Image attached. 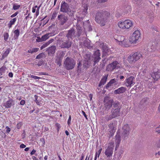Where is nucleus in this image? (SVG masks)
I'll use <instances>...</instances> for the list:
<instances>
[{
	"instance_id": "nucleus-64",
	"label": "nucleus",
	"mask_w": 160,
	"mask_h": 160,
	"mask_svg": "<svg viewBox=\"0 0 160 160\" xmlns=\"http://www.w3.org/2000/svg\"><path fill=\"white\" fill-rule=\"evenodd\" d=\"M8 76L10 77H13V74L11 72H9L8 74Z\"/></svg>"
},
{
	"instance_id": "nucleus-51",
	"label": "nucleus",
	"mask_w": 160,
	"mask_h": 160,
	"mask_svg": "<svg viewBox=\"0 0 160 160\" xmlns=\"http://www.w3.org/2000/svg\"><path fill=\"white\" fill-rule=\"evenodd\" d=\"M100 47H101L103 50H105L106 49V47H105L104 46V43H102L100 44Z\"/></svg>"
},
{
	"instance_id": "nucleus-15",
	"label": "nucleus",
	"mask_w": 160,
	"mask_h": 160,
	"mask_svg": "<svg viewBox=\"0 0 160 160\" xmlns=\"http://www.w3.org/2000/svg\"><path fill=\"white\" fill-rule=\"evenodd\" d=\"M131 44L130 40L128 41L127 39L124 38L120 45L123 47L128 48L130 46Z\"/></svg>"
},
{
	"instance_id": "nucleus-58",
	"label": "nucleus",
	"mask_w": 160,
	"mask_h": 160,
	"mask_svg": "<svg viewBox=\"0 0 160 160\" xmlns=\"http://www.w3.org/2000/svg\"><path fill=\"white\" fill-rule=\"evenodd\" d=\"M6 128H7L6 132L7 133H9L10 131V128L8 127H7Z\"/></svg>"
},
{
	"instance_id": "nucleus-18",
	"label": "nucleus",
	"mask_w": 160,
	"mask_h": 160,
	"mask_svg": "<svg viewBox=\"0 0 160 160\" xmlns=\"http://www.w3.org/2000/svg\"><path fill=\"white\" fill-rule=\"evenodd\" d=\"M127 90L126 87H121L114 91V93L115 94H120L122 93L125 92Z\"/></svg>"
},
{
	"instance_id": "nucleus-48",
	"label": "nucleus",
	"mask_w": 160,
	"mask_h": 160,
	"mask_svg": "<svg viewBox=\"0 0 160 160\" xmlns=\"http://www.w3.org/2000/svg\"><path fill=\"white\" fill-rule=\"evenodd\" d=\"M18 13L19 12L18 11L16 12L12 15L10 17L12 18L15 17L18 14Z\"/></svg>"
},
{
	"instance_id": "nucleus-44",
	"label": "nucleus",
	"mask_w": 160,
	"mask_h": 160,
	"mask_svg": "<svg viewBox=\"0 0 160 160\" xmlns=\"http://www.w3.org/2000/svg\"><path fill=\"white\" fill-rule=\"evenodd\" d=\"M156 132L160 134V125L159 126L157 127L156 129Z\"/></svg>"
},
{
	"instance_id": "nucleus-45",
	"label": "nucleus",
	"mask_w": 160,
	"mask_h": 160,
	"mask_svg": "<svg viewBox=\"0 0 160 160\" xmlns=\"http://www.w3.org/2000/svg\"><path fill=\"white\" fill-rule=\"evenodd\" d=\"M116 82V81L115 79H111L109 82L111 84H112L115 83Z\"/></svg>"
},
{
	"instance_id": "nucleus-34",
	"label": "nucleus",
	"mask_w": 160,
	"mask_h": 160,
	"mask_svg": "<svg viewBox=\"0 0 160 160\" xmlns=\"http://www.w3.org/2000/svg\"><path fill=\"white\" fill-rule=\"evenodd\" d=\"M49 38V36H48L47 33L42 37L41 39L43 41H45Z\"/></svg>"
},
{
	"instance_id": "nucleus-54",
	"label": "nucleus",
	"mask_w": 160,
	"mask_h": 160,
	"mask_svg": "<svg viewBox=\"0 0 160 160\" xmlns=\"http://www.w3.org/2000/svg\"><path fill=\"white\" fill-rule=\"evenodd\" d=\"M82 113L83 114V116H84V117H85L86 119L87 120L88 119V118L87 117V115L86 114L85 112L84 111H82Z\"/></svg>"
},
{
	"instance_id": "nucleus-2",
	"label": "nucleus",
	"mask_w": 160,
	"mask_h": 160,
	"mask_svg": "<svg viewBox=\"0 0 160 160\" xmlns=\"http://www.w3.org/2000/svg\"><path fill=\"white\" fill-rule=\"evenodd\" d=\"M120 108L119 103L118 102H114L113 104V108L111 111L112 114L106 116V119L107 121H109L119 116Z\"/></svg>"
},
{
	"instance_id": "nucleus-20",
	"label": "nucleus",
	"mask_w": 160,
	"mask_h": 160,
	"mask_svg": "<svg viewBox=\"0 0 160 160\" xmlns=\"http://www.w3.org/2000/svg\"><path fill=\"white\" fill-rule=\"evenodd\" d=\"M108 76V74H107L103 77L99 84V87H101V86L104 85L106 83Z\"/></svg>"
},
{
	"instance_id": "nucleus-43",
	"label": "nucleus",
	"mask_w": 160,
	"mask_h": 160,
	"mask_svg": "<svg viewBox=\"0 0 160 160\" xmlns=\"http://www.w3.org/2000/svg\"><path fill=\"white\" fill-rule=\"evenodd\" d=\"M38 7L37 5H36L34 7H33L32 8V12L33 13H34L36 11V8H37Z\"/></svg>"
},
{
	"instance_id": "nucleus-40",
	"label": "nucleus",
	"mask_w": 160,
	"mask_h": 160,
	"mask_svg": "<svg viewBox=\"0 0 160 160\" xmlns=\"http://www.w3.org/2000/svg\"><path fill=\"white\" fill-rule=\"evenodd\" d=\"M22 125V122H19L17 123V128L18 129H20Z\"/></svg>"
},
{
	"instance_id": "nucleus-14",
	"label": "nucleus",
	"mask_w": 160,
	"mask_h": 160,
	"mask_svg": "<svg viewBox=\"0 0 160 160\" xmlns=\"http://www.w3.org/2000/svg\"><path fill=\"white\" fill-rule=\"evenodd\" d=\"M109 98L108 97H105L104 100V102L106 108H110L112 106L113 100L112 99L109 100Z\"/></svg>"
},
{
	"instance_id": "nucleus-21",
	"label": "nucleus",
	"mask_w": 160,
	"mask_h": 160,
	"mask_svg": "<svg viewBox=\"0 0 160 160\" xmlns=\"http://www.w3.org/2000/svg\"><path fill=\"white\" fill-rule=\"evenodd\" d=\"M56 47L55 46H52L48 48L47 51L49 55H51L53 54L55 52Z\"/></svg>"
},
{
	"instance_id": "nucleus-1",
	"label": "nucleus",
	"mask_w": 160,
	"mask_h": 160,
	"mask_svg": "<svg viewBox=\"0 0 160 160\" xmlns=\"http://www.w3.org/2000/svg\"><path fill=\"white\" fill-rule=\"evenodd\" d=\"M109 15V13L106 11L98 12L96 15L95 21L99 24L101 26H104L105 25L108 18Z\"/></svg>"
},
{
	"instance_id": "nucleus-63",
	"label": "nucleus",
	"mask_w": 160,
	"mask_h": 160,
	"mask_svg": "<svg viewBox=\"0 0 160 160\" xmlns=\"http://www.w3.org/2000/svg\"><path fill=\"white\" fill-rule=\"evenodd\" d=\"M26 147V146L23 144H21L20 145V147L21 148H24Z\"/></svg>"
},
{
	"instance_id": "nucleus-53",
	"label": "nucleus",
	"mask_w": 160,
	"mask_h": 160,
	"mask_svg": "<svg viewBox=\"0 0 160 160\" xmlns=\"http://www.w3.org/2000/svg\"><path fill=\"white\" fill-rule=\"evenodd\" d=\"M102 148H101L98 151V158L99 157V156H100V154L101 152L102 151Z\"/></svg>"
},
{
	"instance_id": "nucleus-56",
	"label": "nucleus",
	"mask_w": 160,
	"mask_h": 160,
	"mask_svg": "<svg viewBox=\"0 0 160 160\" xmlns=\"http://www.w3.org/2000/svg\"><path fill=\"white\" fill-rule=\"evenodd\" d=\"M47 34H48V36H49V38L50 37L53 36L55 35V34H54L53 32L47 33Z\"/></svg>"
},
{
	"instance_id": "nucleus-10",
	"label": "nucleus",
	"mask_w": 160,
	"mask_h": 160,
	"mask_svg": "<svg viewBox=\"0 0 160 160\" xmlns=\"http://www.w3.org/2000/svg\"><path fill=\"white\" fill-rule=\"evenodd\" d=\"M135 83V78L132 76L127 78L125 80V84L127 87L131 88Z\"/></svg>"
},
{
	"instance_id": "nucleus-17",
	"label": "nucleus",
	"mask_w": 160,
	"mask_h": 160,
	"mask_svg": "<svg viewBox=\"0 0 160 160\" xmlns=\"http://www.w3.org/2000/svg\"><path fill=\"white\" fill-rule=\"evenodd\" d=\"M77 36L75 34V30L73 28H71L68 31V33L67 35L68 38L72 39L73 38Z\"/></svg>"
},
{
	"instance_id": "nucleus-50",
	"label": "nucleus",
	"mask_w": 160,
	"mask_h": 160,
	"mask_svg": "<svg viewBox=\"0 0 160 160\" xmlns=\"http://www.w3.org/2000/svg\"><path fill=\"white\" fill-rule=\"evenodd\" d=\"M112 84H111L109 82H108L106 85V88L107 89H108L110 87Z\"/></svg>"
},
{
	"instance_id": "nucleus-42",
	"label": "nucleus",
	"mask_w": 160,
	"mask_h": 160,
	"mask_svg": "<svg viewBox=\"0 0 160 160\" xmlns=\"http://www.w3.org/2000/svg\"><path fill=\"white\" fill-rule=\"evenodd\" d=\"M30 78H34V79H39L41 78H40V77H38V76H36L33 75H31L30 76Z\"/></svg>"
},
{
	"instance_id": "nucleus-60",
	"label": "nucleus",
	"mask_w": 160,
	"mask_h": 160,
	"mask_svg": "<svg viewBox=\"0 0 160 160\" xmlns=\"http://www.w3.org/2000/svg\"><path fill=\"white\" fill-rule=\"evenodd\" d=\"M36 152V151L35 150L33 149L32 151L31 152L30 154L31 155L34 154Z\"/></svg>"
},
{
	"instance_id": "nucleus-29",
	"label": "nucleus",
	"mask_w": 160,
	"mask_h": 160,
	"mask_svg": "<svg viewBox=\"0 0 160 160\" xmlns=\"http://www.w3.org/2000/svg\"><path fill=\"white\" fill-rule=\"evenodd\" d=\"M46 57L45 54L44 53H41L37 56L36 57L37 59H42Z\"/></svg>"
},
{
	"instance_id": "nucleus-52",
	"label": "nucleus",
	"mask_w": 160,
	"mask_h": 160,
	"mask_svg": "<svg viewBox=\"0 0 160 160\" xmlns=\"http://www.w3.org/2000/svg\"><path fill=\"white\" fill-rule=\"evenodd\" d=\"M25 103V101L24 100H22L20 102V105H23Z\"/></svg>"
},
{
	"instance_id": "nucleus-6",
	"label": "nucleus",
	"mask_w": 160,
	"mask_h": 160,
	"mask_svg": "<svg viewBox=\"0 0 160 160\" xmlns=\"http://www.w3.org/2000/svg\"><path fill=\"white\" fill-rule=\"evenodd\" d=\"M140 37V33L139 31L136 30L132 33V36L130 37V42L131 43H136Z\"/></svg>"
},
{
	"instance_id": "nucleus-37",
	"label": "nucleus",
	"mask_w": 160,
	"mask_h": 160,
	"mask_svg": "<svg viewBox=\"0 0 160 160\" xmlns=\"http://www.w3.org/2000/svg\"><path fill=\"white\" fill-rule=\"evenodd\" d=\"M125 9L126 12H130L131 11V7L129 5H128Z\"/></svg>"
},
{
	"instance_id": "nucleus-19",
	"label": "nucleus",
	"mask_w": 160,
	"mask_h": 160,
	"mask_svg": "<svg viewBox=\"0 0 160 160\" xmlns=\"http://www.w3.org/2000/svg\"><path fill=\"white\" fill-rule=\"evenodd\" d=\"M58 20L61 22L62 25L67 20V18L63 15H60L58 17Z\"/></svg>"
},
{
	"instance_id": "nucleus-39",
	"label": "nucleus",
	"mask_w": 160,
	"mask_h": 160,
	"mask_svg": "<svg viewBox=\"0 0 160 160\" xmlns=\"http://www.w3.org/2000/svg\"><path fill=\"white\" fill-rule=\"evenodd\" d=\"M49 45V44L48 42H46V43L43 44L41 46V49H42L44 48H45L47 47Z\"/></svg>"
},
{
	"instance_id": "nucleus-31",
	"label": "nucleus",
	"mask_w": 160,
	"mask_h": 160,
	"mask_svg": "<svg viewBox=\"0 0 160 160\" xmlns=\"http://www.w3.org/2000/svg\"><path fill=\"white\" fill-rule=\"evenodd\" d=\"M6 67L5 66H2L0 68V77H1V75L3 73L5 72Z\"/></svg>"
},
{
	"instance_id": "nucleus-55",
	"label": "nucleus",
	"mask_w": 160,
	"mask_h": 160,
	"mask_svg": "<svg viewBox=\"0 0 160 160\" xmlns=\"http://www.w3.org/2000/svg\"><path fill=\"white\" fill-rule=\"evenodd\" d=\"M38 75H48V73L46 72H39Z\"/></svg>"
},
{
	"instance_id": "nucleus-16",
	"label": "nucleus",
	"mask_w": 160,
	"mask_h": 160,
	"mask_svg": "<svg viewBox=\"0 0 160 160\" xmlns=\"http://www.w3.org/2000/svg\"><path fill=\"white\" fill-rule=\"evenodd\" d=\"M72 45V42L68 40L62 43L61 47L62 48H69Z\"/></svg>"
},
{
	"instance_id": "nucleus-24",
	"label": "nucleus",
	"mask_w": 160,
	"mask_h": 160,
	"mask_svg": "<svg viewBox=\"0 0 160 160\" xmlns=\"http://www.w3.org/2000/svg\"><path fill=\"white\" fill-rule=\"evenodd\" d=\"M124 36L119 35L118 36L117 39H115V40L117 41V43L120 45L121 43L122 42V41L124 40Z\"/></svg>"
},
{
	"instance_id": "nucleus-13",
	"label": "nucleus",
	"mask_w": 160,
	"mask_h": 160,
	"mask_svg": "<svg viewBox=\"0 0 160 160\" xmlns=\"http://www.w3.org/2000/svg\"><path fill=\"white\" fill-rule=\"evenodd\" d=\"M61 6V12H67L69 11V6L67 3L62 1Z\"/></svg>"
},
{
	"instance_id": "nucleus-23",
	"label": "nucleus",
	"mask_w": 160,
	"mask_h": 160,
	"mask_svg": "<svg viewBox=\"0 0 160 160\" xmlns=\"http://www.w3.org/2000/svg\"><path fill=\"white\" fill-rule=\"evenodd\" d=\"M115 142L117 143L116 146L115 150H116V148L119 146V145L121 142L120 137L119 134H117L115 136Z\"/></svg>"
},
{
	"instance_id": "nucleus-47",
	"label": "nucleus",
	"mask_w": 160,
	"mask_h": 160,
	"mask_svg": "<svg viewBox=\"0 0 160 160\" xmlns=\"http://www.w3.org/2000/svg\"><path fill=\"white\" fill-rule=\"evenodd\" d=\"M43 63L44 62L43 60H40L38 62L37 65L38 66H41Z\"/></svg>"
},
{
	"instance_id": "nucleus-35",
	"label": "nucleus",
	"mask_w": 160,
	"mask_h": 160,
	"mask_svg": "<svg viewBox=\"0 0 160 160\" xmlns=\"http://www.w3.org/2000/svg\"><path fill=\"white\" fill-rule=\"evenodd\" d=\"M21 7L20 5H18L17 4H14L13 5V9L14 10L18 9Z\"/></svg>"
},
{
	"instance_id": "nucleus-27",
	"label": "nucleus",
	"mask_w": 160,
	"mask_h": 160,
	"mask_svg": "<svg viewBox=\"0 0 160 160\" xmlns=\"http://www.w3.org/2000/svg\"><path fill=\"white\" fill-rule=\"evenodd\" d=\"M15 39H18L20 34V31L18 29L15 30L13 32Z\"/></svg>"
},
{
	"instance_id": "nucleus-3",
	"label": "nucleus",
	"mask_w": 160,
	"mask_h": 160,
	"mask_svg": "<svg viewBox=\"0 0 160 160\" xmlns=\"http://www.w3.org/2000/svg\"><path fill=\"white\" fill-rule=\"evenodd\" d=\"M142 58V53L140 52H133L129 55L127 58V60L129 64H132L135 63Z\"/></svg>"
},
{
	"instance_id": "nucleus-7",
	"label": "nucleus",
	"mask_w": 160,
	"mask_h": 160,
	"mask_svg": "<svg viewBox=\"0 0 160 160\" xmlns=\"http://www.w3.org/2000/svg\"><path fill=\"white\" fill-rule=\"evenodd\" d=\"M130 128L128 125L126 124L123 125L122 128V137L124 139H126L128 138L130 133Z\"/></svg>"
},
{
	"instance_id": "nucleus-49",
	"label": "nucleus",
	"mask_w": 160,
	"mask_h": 160,
	"mask_svg": "<svg viewBox=\"0 0 160 160\" xmlns=\"http://www.w3.org/2000/svg\"><path fill=\"white\" fill-rule=\"evenodd\" d=\"M57 16V13L56 12H53L52 14L51 19H55V18Z\"/></svg>"
},
{
	"instance_id": "nucleus-57",
	"label": "nucleus",
	"mask_w": 160,
	"mask_h": 160,
	"mask_svg": "<svg viewBox=\"0 0 160 160\" xmlns=\"http://www.w3.org/2000/svg\"><path fill=\"white\" fill-rule=\"evenodd\" d=\"M54 40V39L53 38L50 39L48 42V43L50 44V43H52Z\"/></svg>"
},
{
	"instance_id": "nucleus-59",
	"label": "nucleus",
	"mask_w": 160,
	"mask_h": 160,
	"mask_svg": "<svg viewBox=\"0 0 160 160\" xmlns=\"http://www.w3.org/2000/svg\"><path fill=\"white\" fill-rule=\"evenodd\" d=\"M157 146L158 148H160V139L157 142Z\"/></svg>"
},
{
	"instance_id": "nucleus-12",
	"label": "nucleus",
	"mask_w": 160,
	"mask_h": 160,
	"mask_svg": "<svg viewBox=\"0 0 160 160\" xmlns=\"http://www.w3.org/2000/svg\"><path fill=\"white\" fill-rule=\"evenodd\" d=\"M117 123V122L116 121H114L108 125V127L111 129L110 132L111 133H112V135H113L114 133L115 132V130L116 129Z\"/></svg>"
},
{
	"instance_id": "nucleus-33",
	"label": "nucleus",
	"mask_w": 160,
	"mask_h": 160,
	"mask_svg": "<svg viewBox=\"0 0 160 160\" xmlns=\"http://www.w3.org/2000/svg\"><path fill=\"white\" fill-rule=\"evenodd\" d=\"M10 52V49L8 48L7 49L6 51L3 53L2 57H6L9 54Z\"/></svg>"
},
{
	"instance_id": "nucleus-30",
	"label": "nucleus",
	"mask_w": 160,
	"mask_h": 160,
	"mask_svg": "<svg viewBox=\"0 0 160 160\" xmlns=\"http://www.w3.org/2000/svg\"><path fill=\"white\" fill-rule=\"evenodd\" d=\"M39 50V48H33L32 49L29 50L28 52L29 53H32L34 52H37Z\"/></svg>"
},
{
	"instance_id": "nucleus-38",
	"label": "nucleus",
	"mask_w": 160,
	"mask_h": 160,
	"mask_svg": "<svg viewBox=\"0 0 160 160\" xmlns=\"http://www.w3.org/2000/svg\"><path fill=\"white\" fill-rule=\"evenodd\" d=\"M62 61L60 58H57L55 62L60 66L61 64Z\"/></svg>"
},
{
	"instance_id": "nucleus-4",
	"label": "nucleus",
	"mask_w": 160,
	"mask_h": 160,
	"mask_svg": "<svg viewBox=\"0 0 160 160\" xmlns=\"http://www.w3.org/2000/svg\"><path fill=\"white\" fill-rule=\"evenodd\" d=\"M133 25L132 21L129 19L121 21L118 23V27L123 29H129L132 27Z\"/></svg>"
},
{
	"instance_id": "nucleus-5",
	"label": "nucleus",
	"mask_w": 160,
	"mask_h": 160,
	"mask_svg": "<svg viewBox=\"0 0 160 160\" xmlns=\"http://www.w3.org/2000/svg\"><path fill=\"white\" fill-rule=\"evenodd\" d=\"M76 65L75 61L72 59L67 57L64 62L65 68L68 70L72 69Z\"/></svg>"
},
{
	"instance_id": "nucleus-8",
	"label": "nucleus",
	"mask_w": 160,
	"mask_h": 160,
	"mask_svg": "<svg viewBox=\"0 0 160 160\" xmlns=\"http://www.w3.org/2000/svg\"><path fill=\"white\" fill-rule=\"evenodd\" d=\"M110 145L108 147L105 152V154L107 158L112 157L113 152L114 142H112Z\"/></svg>"
},
{
	"instance_id": "nucleus-11",
	"label": "nucleus",
	"mask_w": 160,
	"mask_h": 160,
	"mask_svg": "<svg viewBox=\"0 0 160 160\" xmlns=\"http://www.w3.org/2000/svg\"><path fill=\"white\" fill-rule=\"evenodd\" d=\"M100 56V54L99 50H98L95 52L93 56L94 59V65H95L96 63L98 62L100 60L101 58Z\"/></svg>"
},
{
	"instance_id": "nucleus-9",
	"label": "nucleus",
	"mask_w": 160,
	"mask_h": 160,
	"mask_svg": "<svg viewBox=\"0 0 160 160\" xmlns=\"http://www.w3.org/2000/svg\"><path fill=\"white\" fill-rule=\"evenodd\" d=\"M119 64L118 62L115 61L107 66L106 70L108 72H112L118 67Z\"/></svg>"
},
{
	"instance_id": "nucleus-22",
	"label": "nucleus",
	"mask_w": 160,
	"mask_h": 160,
	"mask_svg": "<svg viewBox=\"0 0 160 160\" xmlns=\"http://www.w3.org/2000/svg\"><path fill=\"white\" fill-rule=\"evenodd\" d=\"M151 76L155 80L157 81L160 78V72L158 71L154 72Z\"/></svg>"
},
{
	"instance_id": "nucleus-62",
	"label": "nucleus",
	"mask_w": 160,
	"mask_h": 160,
	"mask_svg": "<svg viewBox=\"0 0 160 160\" xmlns=\"http://www.w3.org/2000/svg\"><path fill=\"white\" fill-rule=\"evenodd\" d=\"M85 156V155L84 153H82L81 155V157L80 160H83Z\"/></svg>"
},
{
	"instance_id": "nucleus-28",
	"label": "nucleus",
	"mask_w": 160,
	"mask_h": 160,
	"mask_svg": "<svg viewBox=\"0 0 160 160\" xmlns=\"http://www.w3.org/2000/svg\"><path fill=\"white\" fill-rule=\"evenodd\" d=\"M83 8H84L83 9V13L84 15H86L87 13V10L88 9V5L87 4H83Z\"/></svg>"
},
{
	"instance_id": "nucleus-61",
	"label": "nucleus",
	"mask_w": 160,
	"mask_h": 160,
	"mask_svg": "<svg viewBox=\"0 0 160 160\" xmlns=\"http://www.w3.org/2000/svg\"><path fill=\"white\" fill-rule=\"evenodd\" d=\"M88 64H86V63H85L83 66V69H87L88 67Z\"/></svg>"
},
{
	"instance_id": "nucleus-46",
	"label": "nucleus",
	"mask_w": 160,
	"mask_h": 160,
	"mask_svg": "<svg viewBox=\"0 0 160 160\" xmlns=\"http://www.w3.org/2000/svg\"><path fill=\"white\" fill-rule=\"evenodd\" d=\"M71 115H70L68 121V126H70L71 124Z\"/></svg>"
},
{
	"instance_id": "nucleus-36",
	"label": "nucleus",
	"mask_w": 160,
	"mask_h": 160,
	"mask_svg": "<svg viewBox=\"0 0 160 160\" xmlns=\"http://www.w3.org/2000/svg\"><path fill=\"white\" fill-rule=\"evenodd\" d=\"M78 72H80L82 70V69L81 68L82 67V63L81 62H79L78 63Z\"/></svg>"
},
{
	"instance_id": "nucleus-26",
	"label": "nucleus",
	"mask_w": 160,
	"mask_h": 160,
	"mask_svg": "<svg viewBox=\"0 0 160 160\" xmlns=\"http://www.w3.org/2000/svg\"><path fill=\"white\" fill-rule=\"evenodd\" d=\"M13 102V100L12 99H10L6 103L5 106L7 108H10L11 107L12 105V103Z\"/></svg>"
},
{
	"instance_id": "nucleus-25",
	"label": "nucleus",
	"mask_w": 160,
	"mask_h": 160,
	"mask_svg": "<svg viewBox=\"0 0 160 160\" xmlns=\"http://www.w3.org/2000/svg\"><path fill=\"white\" fill-rule=\"evenodd\" d=\"M17 18H15L13 19H12L9 22V23L8 24V26L9 28H11L12 26L14 25L15 22L16 21Z\"/></svg>"
},
{
	"instance_id": "nucleus-32",
	"label": "nucleus",
	"mask_w": 160,
	"mask_h": 160,
	"mask_svg": "<svg viewBox=\"0 0 160 160\" xmlns=\"http://www.w3.org/2000/svg\"><path fill=\"white\" fill-rule=\"evenodd\" d=\"M9 37L8 33L5 32L3 34L4 40L5 41H7Z\"/></svg>"
},
{
	"instance_id": "nucleus-41",
	"label": "nucleus",
	"mask_w": 160,
	"mask_h": 160,
	"mask_svg": "<svg viewBox=\"0 0 160 160\" xmlns=\"http://www.w3.org/2000/svg\"><path fill=\"white\" fill-rule=\"evenodd\" d=\"M41 6V5H40L36 9V16H38L39 14V9Z\"/></svg>"
}]
</instances>
